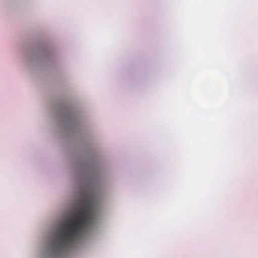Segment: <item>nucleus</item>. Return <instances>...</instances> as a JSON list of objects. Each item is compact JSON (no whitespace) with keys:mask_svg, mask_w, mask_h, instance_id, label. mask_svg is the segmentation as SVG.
I'll use <instances>...</instances> for the list:
<instances>
[{"mask_svg":"<svg viewBox=\"0 0 258 258\" xmlns=\"http://www.w3.org/2000/svg\"><path fill=\"white\" fill-rule=\"evenodd\" d=\"M87 227H60L53 241L54 250L63 251L70 248L82 237Z\"/></svg>","mask_w":258,"mask_h":258,"instance_id":"2","label":"nucleus"},{"mask_svg":"<svg viewBox=\"0 0 258 258\" xmlns=\"http://www.w3.org/2000/svg\"><path fill=\"white\" fill-rule=\"evenodd\" d=\"M94 211L92 201L83 198L79 206L73 208L62 216L57 226H85L91 219Z\"/></svg>","mask_w":258,"mask_h":258,"instance_id":"1","label":"nucleus"}]
</instances>
